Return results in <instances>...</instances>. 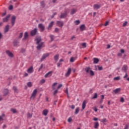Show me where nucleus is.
Returning <instances> with one entry per match:
<instances>
[{
	"instance_id": "nucleus-55",
	"label": "nucleus",
	"mask_w": 129,
	"mask_h": 129,
	"mask_svg": "<svg viewBox=\"0 0 129 129\" xmlns=\"http://www.w3.org/2000/svg\"><path fill=\"white\" fill-rule=\"evenodd\" d=\"M50 38L51 39V41H53V40H54V36L53 35H50Z\"/></svg>"
},
{
	"instance_id": "nucleus-25",
	"label": "nucleus",
	"mask_w": 129,
	"mask_h": 129,
	"mask_svg": "<svg viewBox=\"0 0 129 129\" xmlns=\"http://www.w3.org/2000/svg\"><path fill=\"white\" fill-rule=\"evenodd\" d=\"M53 25H54V22L52 21L49 23L48 25V29L49 30V29H51V28L53 27Z\"/></svg>"
},
{
	"instance_id": "nucleus-20",
	"label": "nucleus",
	"mask_w": 129,
	"mask_h": 129,
	"mask_svg": "<svg viewBox=\"0 0 129 129\" xmlns=\"http://www.w3.org/2000/svg\"><path fill=\"white\" fill-rule=\"evenodd\" d=\"M57 84H58V83H54L52 84V89L53 90H55V89H56V88H57Z\"/></svg>"
},
{
	"instance_id": "nucleus-29",
	"label": "nucleus",
	"mask_w": 129,
	"mask_h": 129,
	"mask_svg": "<svg viewBox=\"0 0 129 129\" xmlns=\"http://www.w3.org/2000/svg\"><path fill=\"white\" fill-rule=\"evenodd\" d=\"M80 108L79 107H77L75 109V114H78V113L79 112Z\"/></svg>"
},
{
	"instance_id": "nucleus-58",
	"label": "nucleus",
	"mask_w": 129,
	"mask_h": 129,
	"mask_svg": "<svg viewBox=\"0 0 129 129\" xmlns=\"http://www.w3.org/2000/svg\"><path fill=\"white\" fill-rule=\"evenodd\" d=\"M127 25V22L125 21L123 24V27H125Z\"/></svg>"
},
{
	"instance_id": "nucleus-22",
	"label": "nucleus",
	"mask_w": 129,
	"mask_h": 129,
	"mask_svg": "<svg viewBox=\"0 0 129 129\" xmlns=\"http://www.w3.org/2000/svg\"><path fill=\"white\" fill-rule=\"evenodd\" d=\"M101 6L98 4H95L94 5V9H96V10H98V9H100Z\"/></svg>"
},
{
	"instance_id": "nucleus-27",
	"label": "nucleus",
	"mask_w": 129,
	"mask_h": 129,
	"mask_svg": "<svg viewBox=\"0 0 129 129\" xmlns=\"http://www.w3.org/2000/svg\"><path fill=\"white\" fill-rule=\"evenodd\" d=\"M120 91V88H117L115 90H114L113 92L116 94V93H118Z\"/></svg>"
},
{
	"instance_id": "nucleus-37",
	"label": "nucleus",
	"mask_w": 129,
	"mask_h": 129,
	"mask_svg": "<svg viewBox=\"0 0 129 129\" xmlns=\"http://www.w3.org/2000/svg\"><path fill=\"white\" fill-rule=\"evenodd\" d=\"M75 25H76L77 26H78V25H79V24H80V21L79 20H76L75 21Z\"/></svg>"
},
{
	"instance_id": "nucleus-35",
	"label": "nucleus",
	"mask_w": 129,
	"mask_h": 129,
	"mask_svg": "<svg viewBox=\"0 0 129 129\" xmlns=\"http://www.w3.org/2000/svg\"><path fill=\"white\" fill-rule=\"evenodd\" d=\"M85 71L87 73H89V71H90V68L88 67L85 69Z\"/></svg>"
},
{
	"instance_id": "nucleus-1",
	"label": "nucleus",
	"mask_w": 129,
	"mask_h": 129,
	"mask_svg": "<svg viewBox=\"0 0 129 129\" xmlns=\"http://www.w3.org/2000/svg\"><path fill=\"white\" fill-rule=\"evenodd\" d=\"M35 41H36L37 44L38 45L37 46V50H40L42 48V47H43V45L44 44V42H41L40 44V42L42 41V39H41V37H37L35 39Z\"/></svg>"
},
{
	"instance_id": "nucleus-41",
	"label": "nucleus",
	"mask_w": 129,
	"mask_h": 129,
	"mask_svg": "<svg viewBox=\"0 0 129 129\" xmlns=\"http://www.w3.org/2000/svg\"><path fill=\"white\" fill-rule=\"evenodd\" d=\"M95 98H97V93H96L94 94V96L92 97V99H94Z\"/></svg>"
},
{
	"instance_id": "nucleus-3",
	"label": "nucleus",
	"mask_w": 129,
	"mask_h": 129,
	"mask_svg": "<svg viewBox=\"0 0 129 129\" xmlns=\"http://www.w3.org/2000/svg\"><path fill=\"white\" fill-rule=\"evenodd\" d=\"M69 14V11L68 10H66L64 13H61L59 18L60 19H64L67 17V15Z\"/></svg>"
},
{
	"instance_id": "nucleus-18",
	"label": "nucleus",
	"mask_w": 129,
	"mask_h": 129,
	"mask_svg": "<svg viewBox=\"0 0 129 129\" xmlns=\"http://www.w3.org/2000/svg\"><path fill=\"white\" fill-rule=\"evenodd\" d=\"M9 30H10V26H9V25H6L5 28V33H8V32H9Z\"/></svg>"
},
{
	"instance_id": "nucleus-14",
	"label": "nucleus",
	"mask_w": 129,
	"mask_h": 129,
	"mask_svg": "<svg viewBox=\"0 0 129 129\" xmlns=\"http://www.w3.org/2000/svg\"><path fill=\"white\" fill-rule=\"evenodd\" d=\"M52 73H53V72H49L45 75L44 77H45V78H47V77H51V76H52Z\"/></svg>"
},
{
	"instance_id": "nucleus-50",
	"label": "nucleus",
	"mask_w": 129,
	"mask_h": 129,
	"mask_svg": "<svg viewBox=\"0 0 129 129\" xmlns=\"http://www.w3.org/2000/svg\"><path fill=\"white\" fill-rule=\"evenodd\" d=\"M120 102H124V99H123V97L120 98Z\"/></svg>"
},
{
	"instance_id": "nucleus-31",
	"label": "nucleus",
	"mask_w": 129,
	"mask_h": 129,
	"mask_svg": "<svg viewBox=\"0 0 129 129\" xmlns=\"http://www.w3.org/2000/svg\"><path fill=\"white\" fill-rule=\"evenodd\" d=\"M11 111H12L13 113H17V109H16V108H11Z\"/></svg>"
},
{
	"instance_id": "nucleus-62",
	"label": "nucleus",
	"mask_w": 129,
	"mask_h": 129,
	"mask_svg": "<svg viewBox=\"0 0 129 129\" xmlns=\"http://www.w3.org/2000/svg\"><path fill=\"white\" fill-rule=\"evenodd\" d=\"M93 120H94L95 121H96L97 120H98V118H96V117H94L93 119Z\"/></svg>"
},
{
	"instance_id": "nucleus-32",
	"label": "nucleus",
	"mask_w": 129,
	"mask_h": 129,
	"mask_svg": "<svg viewBox=\"0 0 129 129\" xmlns=\"http://www.w3.org/2000/svg\"><path fill=\"white\" fill-rule=\"evenodd\" d=\"M4 117H5V114H3L1 116H0V121L4 120Z\"/></svg>"
},
{
	"instance_id": "nucleus-15",
	"label": "nucleus",
	"mask_w": 129,
	"mask_h": 129,
	"mask_svg": "<svg viewBox=\"0 0 129 129\" xmlns=\"http://www.w3.org/2000/svg\"><path fill=\"white\" fill-rule=\"evenodd\" d=\"M9 94V90L5 89L3 91V95L4 96H7Z\"/></svg>"
},
{
	"instance_id": "nucleus-12",
	"label": "nucleus",
	"mask_w": 129,
	"mask_h": 129,
	"mask_svg": "<svg viewBox=\"0 0 129 129\" xmlns=\"http://www.w3.org/2000/svg\"><path fill=\"white\" fill-rule=\"evenodd\" d=\"M11 15H8L6 18L3 19V23H7L8 21H9V19H10Z\"/></svg>"
},
{
	"instance_id": "nucleus-23",
	"label": "nucleus",
	"mask_w": 129,
	"mask_h": 129,
	"mask_svg": "<svg viewBox=\"0 0 129 129\" xmlns=\"http://www.w3.org/2000/svg\"><path fill=\"white\" fill-rule=\"evenodd\" d=\"M54 59L55 62H57L59 60V54H56L54 56Z\"/></svg>"
},
{
	"instance_id": "nucleus-52",
	"label": "nucleus",
	"mask_w": 129,
	"mask_h": 129,
	"mask_svg": "<svg viewBox=\"0 0 129 129\" xmlns=\"http://www.w3.org/2000/svg\"><path fill=\"white\" fill-rule=\"evenodd\" d=\"M61 65H62V63L61 62H57V67H60V66H61Z\"/></svg>"
},
{
	"instance_id": "nucleus-28",
	"label": "nucleus",
	"mask_w": 129,
	"mask_h": 129,
	"mask_svg": "<svg viewBox=\"0 0 129 129\" xmlns=\"http://www.w3.org/2000/svg\"><path fill=\"white\" fill-rule=\"evenodd\" d=\"M13 45L15 47H16V46H18V45H19V41H17V40H15L13 42Z\"/></svg>"
},
{
	"instance_id": "nucleus-44",
	"label": "nucleus",
	"mask_w": 129,
	"mask_h": 129,
	"mask_svg": "<svg viewBox=\"0 0 129 129\" xmlns=\"http://www.w3.org/2000/svg\"><path fill=\"white\" fill-rule=\"evenodd\" d=\"M82 46L83 48H86V43H82Z\"/></svg>"
},
{
	"instance_id": "nucleus-56",
	"label": "nucleus",
	"mask_w": 129,
	"mask_h": 129,
	"mask_svg": "<svg viewBox=\"0 0 129 129\" xmlns=\"http://www.w3.org/2000/svg\"><path fill=\"white\" fill-rule=\"evenodd\" d=\"M55 33H59V29L56 28L55 29Z\"/></svg>"
},
{
	"instance_id": "nucleus-38",
	"label": "nucleus",
	"mask_w": 129,
	"mask_h": 129,
	"mask_svg": "<svg viewBox=\"0 0 129 129\" xmlns=\"http://www.w3.org/2000/svg\"><path fill=\"white\" fill-rule=\"evenodd\" d=\"M100 121H101V122H103V123L106 122V118L101 119L100 120Z\"/></svg>"
},
{
	"instance_id": "nucleus-33",
	"label": "nucleus",
	"mask_w": 129,
	"mask_h": 129,
	"mask_svg": "<svg viewBox=\"0 0 129 129\" xmlns=\"http://www.w3.org/2000/svg\"><path fill=\"white\" fill-rule=\"evenodd\" d=\"M129 128V123H127L125 126L124 128L123 129H128Z\"/></svg>"
},
{
	"instance_id": "nucleus-11",
	"label": "nucleus",
	"mask_w": 129,
	"mask_h": 129,
	"mask_svg": "<svg viewBox=\"0 0 129 129\" xmlns=\"http://www.w3.org/2000/svg\"><path fill=\"white\" fill-rule=\"evenodd\" d=\"M11 23H12V26H14V25H15V23H16V16H13L12 17Z\"/></svg>"
},
{
	"instance_id": "nucleus-40",
	"label": "nucleus",
	"mask_w": 129,
	"mask_h": 129,
	"mask_svg": "<svg viewBox=\"0 0 129 129\" xmlns=\"http://www.w3.org/2000/svg\"><path fill=\"white\" fill-rule=\"evenodd\" d=\"M70 62H73L75 61V59H74V57H72L71 58H70Z\"/></svg>"
},
{
	"instance_id": "nucleus-57",
	"label": "nucleus",
	"mask_w": 129,
	"mask_h": 129,
	"mask_svg": "<svg viewBox=\"0 0 129 129\" xmlns=\"http://www.w3.org/2000/svg\"><path fill=\"white\" fill-rule=\"evenodd\" d=\"M93 110H94V111H95V112H97V110H98V109H97V108H96V107H95L93 108Z\"/></svg>"
},
{
	"instance_id": "nucleus-42",
	"label": "nucleus",
	"mask_w": 129,
	"mask_h": 129,
	"mask_svg": "<svg viewBox=\"0 0 129 129\" xmlns=\"http://www.w3.org/2000/svg\"><path fill=\"white\" fill-rule=\"evenodd\" d=\"M90 75L91 76H93L94 75V73L93 72V71H92V70L90 71Z\"/></svg>"
},
{
	"instance_id": "nucleus-61",
	"label": "nucleus",
	"mask_w": 129,
	"mask_h": 129,
	"mask_svg": "<svg viewBox=\"0 0 129 129\" xmlns=\"http://www.w3.org/2000/svg\"><path fill=\"white\" fill-rule=\"evenodd\" d=\"M26 52V50L25 49H21V52L22 53H25Z\"/></svg>"
},
{
	"instance_id": "nucleus-63",
	"label": "nucleus",
	"mask_w": 129,
	"mask_h": 129,
	"mask_svg": "<svg viewBox=\"0 0 129 129\" xmlns=\"http://www.w3.org/2000/svg\"><path fill=\"white\" fill-rule=\"evenodd\" d=\"M101 100H103V99H104V95H101Z\"/></svg>"
},
{
	"instance_id": "nucleus-9",
	"label": "nucleus",
	"mask_w": 129,
	"mask_h": 129,
	"mask_svg": "<svg viewBox=\"0 0 129 129\" xmlns=\"http://www.w3.org/2000/svg\"><path fill=\"white\" fill-rule=\"evenodd\" d=\"M28 38H29V33H28V32H26L24 33V37L22 39V41H25V40H27V39H28Z\"/></svg>"
},
{
	"instance_id": "nucleus-54",
	"label": "nucleus",
	"mask_w": 129,
	"mask_h": 129,
	"mask_svg": "<svg viewBox=\"0 0 129 129\" xmlns=\"http://www.w3.org/2000/svg\"><path fill=\"white\" fill-rule=\"evenodd\" d=\"M62 84L58 85V86L57 87V89H60V88H61L62 87Z\"/></svg>"
},
{
	"instance_id": "nucleus-53",
	"label": "nucleus",
	"mask_w": 129,
	"mask_h": 129,
	"mask_svg": "<svg viewBox=\"0 0 129 129\" xmlns=\"http://www.w3.org/2000/svg\"><path fill=\"white\" fill-rule=\"evenodd\" d=\"M45 81H45V80L42 79V80L40 81V83H42V84H43V83H45Z\"/></svg>"
},
{
	"instance_id": "nucleus-10",
	"label": "nucleus",
	"mask_w": 129,
	"mask_h": 129,
	"mask_svg": "<svg viewBox=\"0 0 129 129\" xmlns=\"http://www.w3.org/2000/svg\"><path fill=\"white\" fill-rule=\"evenodd\" d=\"M27 72L29 74H31L32 72H34V68L33 67H30L28 69Z\"/></svg>"
},
{
	"instance_id": "nucleus-13",
	"label": "nucleus",
	"mask_w": 129,
	"mask_h": 129,
	"mask_svg": "<svg viewBox=\"0 0 129 129\" xmlns=\"http://www.w3.org/2000/svg\"><path fill=\"white\" fill-rule=\"evenodd\" d=\"M56 24L58 27H63V25H64L63 21H57Z\"/></svg>"
},
{
	"instance_id": "nucleus-2",
	"label": "nucleus",
	"mask_w": 129,
	"mask_h": 129,
	"mask_svg": "<svg viewBox=\"0 0 129 129\" xmlns=\"http://www.w3.org/2000/svg\"><path fill=\"white\" fill-rule=\"evenodd\" d=\"M38 93V89H35L33 90L31 96L30 97V99L31 100H34V99H35V98H36V96L37 95V93Z\"/></svg>"
},
{
	"instance_id": "nucleus-5",
	"label": "nucleus",
	"mask_w": 129,
	"mask_h": 129,
	"mask_svg": "<svg viewBox=\"0 0 129 129\" xmlns=\"http://www.w3.org/2000/svg\"><path fill=\"white\" fill-rule=\"evenodd\" d=\"M6 53L10 58H14V53H12V52H11V51H10L9 50H7L6 51Z\"/></svg>"
},
{
	"instance_id": "nucleus-49",
	"label": "nucleus",
	"mask_w": 129,
	"mask_h": 129,
	"mask_svg": "<svg viewBox=\"0 0 129 129\" xmlns=\"http://www.w3.org/2000/svg\"><path fill=\"white\" fill-rule=\"evenodd\" d=\"M56 93H58V89L55 90L53 92V95H55Z\"/></svg>"
},
{
	"instance_id": "nucleus-7",
	"label": "nucleus",
	"mask_w": 129,
	"mask_h": 129,
	"mask_svg": "<svg viewBox=\"0 0 129 129\" xmlns=\"http://www.w3.org/2000/svg\"><path fill=\"white\" fill-rule=\"evenodd\" d=\"M37 28H35L34 29L31 30L30 32L31 36H35L36 34H37Z\"/></svg>"
},
{
	"instance_id": "nucleus-36",
	"label": "nucleus",
	"mask_w": 129,
	"mask_h": 129,
	"mask_svg": "<svg viewBox=\"0 0 129 129\" xmlns=\"http://www.w3.org/2000/svg\"><path fill=\"white\" fill-rule=\"evenodd\" d=\"M40 4H41V7H42V8H44V7H45V2L41 1L40 2Z\"/></svg>"
},
{
	"instance_id": "nucleus-48",
	"label": "nucleus",
	"mask_w": 129,
	"mask_h": 129,
	"mask_svg": "<svg viewBox=\"0 0 129 129\" xmlns=\"http://www.w3.org/2000/svg\"><path fill=\"white\" fill-rule=\"evenodd\" d=\"M13 9H14V7L13 6V5H10L9 6V10L10 11H12V10H13Z\"/></svg>"
},
{
	"instance_id": "nucleus-46",
	"label": "nucleus",
	"mask_w": 129,
	"mask_h": 129,
	"mask_svg": "<svg viewBox=\"0 0 129 129\" xmlns=\"http://www.w3.org/2000/svg\"><path fill=\"white\" fill-rule=\"evenodd\" d=\"M68 122H71L72 121V118H71V117H70L68 119Z\"/></svg>"
},
{
	"instance_id": "nucleus-19",
	"label": "nucleus",
	"mask_w": 129,
	"mask_h": 129,
	"mask_svg": "<svg viewBox=\"0 0 129 129\" xmlns=\"http://www.w3.org/2000/svg\"><path fill=\"white\" fill-rule=\"evenodd\" d=\"M77 12V9H72L71 11V15H74Z\"/></svg>"
},
{
	"instance_id": "nucleus-30",
	"label": "nucleus",
	"mask_w": 129,
	"mask_h": 129,
	"mask_svg": "<svg viewBox=\"0 0 129 129\" xmlns=\"http://www.w3.org/2000/svg\"><path fill=\"white\" fill-rule=\"evenodd\" d=\"M99 126V123L98 122H96L94 123V128H97Z\"/></svg>"
},
{
	"instance_id": "nucleus-39",
	"label": "nucleus",
	"mask_w": 129,
	"mask_h": 129,
	"mask_svg": "<svg viewBox=\"0 0 129 129\" xmlns=\"http://www.w3.org/2000/svg\"><path fill=\"white\" fill-rule=\"evenodd\" d=\"M32 114L30 113H27V117L28 118H31V117H32Z\"/></svg>"
},
{
	"instance_id": "nucleus-51",
	"label": "nucleus",
	"mask_w": 129,
	"mask_h": 129,
	"mask_svg": "<svg viewBox=\"0 0 129 129\" xmlns=\"http://www.w3.org/2000/svg\"><path fill=\"white\" fill-rule=\"evenodd\" d=\"M43 64H41L40 66V67L39 68V70H38V72H40V71H41V69H42V68H43Z\"/></svg>"
},
{
	"instance_id": "nucleus-24",
	"label": "nucleus",
	"mask_w": 129,
	"mask_h": 129,
	"mask_svg": "<svg viewBox=\"0 0 129 129\" xmlns=\"http://www.w3.org/2000/svg\"><path fill=\"white\" fill-rule=\"evenodd\" d=\"M42 114H43V115H45V116H47V114H48V110L47 109L43 110L42 112Z\"/></svg>"
},
{
	"instance_id": "nucleus-8",
	"label": "nucleus",
	"mask_w": 129,
	"mask_h": 129,
	"mask_svg": "<svg viewBox=\"0 0 129 129\" xmlns=\"http://www.w3.org/2000/svg\"><path fill=\"white\" fill-rule=\"evenodd\" d=\"M122 71H124L125 73H126V71H127V69H128V67H127V65L124 64L123 67H122Z\"/></svg>"
},
{
	"instance_id": "nucleus-16",
	"label": "nucleus",
	"mask_w": 129,
	"mask_h": 129,
	"mask_svg": "<svg viewBox=\"0 0 129 129\" xmlns=\"http://www.w3.org/2000/svg\"><path fill=\"white\" fill-rule=\"evenodd\" d=\"M70 74H71V68H69L68 70L67 73H66L65 74L66 77H68V76H69Z\"/></svg>"
},
{
	"instance_id": "nucleus-47",
	"label": "nucleus",
	"mask_w": 129,
	"mask_h": 129,
	"mask_svg": "<svg viewBox=\"0 0 129 129\" xmlns=\"http://www.w3.org/2000/svg\"><path fill=\"white\" fill-rule=\"evenodd\" d=\"M23 37V33H20V34H19V39H21V38Z\"/></svg>"
},
{
	"instance_id": "nucleus-4",
	"label": "nucleus",
	"mask_w": 129,
	"mask_h": 129,
	"mask_svg": "<svg viewBox=\"0 0 129 129\" xmlns=\"http://www.w3.org/2000/svg\"><path fill=\"white\" fill-rule=\"evenodd\" d=\"M49 56H50L49 53H46L43 54L40 59L41 62H43V61H44V60H45V59H46V58H48V57H49Z\"/></svg>"
},
{
	"instance_id": "nucleus-60",
	"label": "nucleus",
	"mask_w": 129,
	"mask_h": 129,
	"mask_svg": "<svg viewBox=\"0 0 129 129\" xmlns=\"http://www.w3.org/2000/svg\"><path fill=\"white\" fill-rule=\"evenodd\" d=\"M120 52H121V54H123V53H124V50L121 49L120 50Z\"/></svg>"
},
{
	"instance_id": "nucleus-21",
	"label": "nucleus",
	"mask_w": 129,
	"mask_h": 129,
	"mask_svg": "<svg viewBox=\"0 0 129 129\" xmlns=\"http://www.w3.org/2000/svg\"><path fill=\"white\" fill-rule=\"evenodd\" d=\"M80 30L83 32V31H84L85 30V25L84 24H83L80 26Z\"/></svg>"
},
{
	"instance_id": "nucleus-43",
	"label": "nucleus",
	"mask_w": 129,
	"mask_h": 129,
	"mask_svg": "<svg viewBox=\"0 0 129 129\" xmlns=\"http://www.w3.org/2000/svg\"><path fill=\"white\" fill-rule=\"evenodd\" d=\"M120 79V77H116L113 79L114 80H119Z\"/></svg>"
},
{
	"instance_id": "nucleus-34",
	"label": "nucleus",
	"mask_w": 129,
	"mask_h": 129,
	"mask_svg": "<svg viewBox=\"0 0 129 129\" xmlns=\"http://www.w3.org/2000/svg\"><path fill=\"white\" fill-rule=\"evenodd\" d=\"M32 86L33 84H32V82H29L27 83V86H28V87H32Z\"/></svg>"
},
{
	"instance_id": "nucleus-17",
	"label": "nucleus",
	"mask_w": 129,
	"mask_h": 129,
	"mask_svg": "<svg viewBox=\"0 0 129 129\" xmlns=\"http://www.w3.org/2000/svg\"><path fill=\"white\" fill-rule=\"evenodd\" d=\"M82 110L85 109V107H86V100H84L83 102L82 105Z\"/></svg>"
},
{
	"instance_id": "nucleus-59",
	"label": "nucleus",
	"mask_w": 129,
	"mask_h": 129,
	"mask_svg": "<svg viewBox=\"0 0 129 129\" xmlns=\"http://www.w3.org/2000/svg\"><path fill=\"white\" fill-rule=\"evenodd\" d=\"M109 23V22L108 21L106 22L105 23V24H104V26H105V27H106V26H107Z\"/></svg>"
},
{
	"instance_id": "nucleus-26",
	"label": "nucleus",
	"mask_w": 129,
	"mask_h": 129,
	"mask_svg": "<svg viewBox=\"0 0 129 129\" xmlns=\"http://www.w3.org/2000/svg\"><path fill=\"white\" fill-rule=\"evenodd\" d=\"M93 61H94V64H97L98 62H99V59L97 58H94Z\"/></svg>"
},
{
	"instance_id": "nucleus-6",
	"label": "nucleus",
	"mask_w": 129,
	"mask_h": 129,
	"mask_svg": "<svg viewBox=\"0 0 129 129\" xmlns=\"http://www.w3.org/2000/svg\"><path fill=\"white\" fill-rule=\"evenodd\" d=\"M38 28L40 30V32H44L45 31V26L43 25V24H39L38 25Z\"/></svg>"
},
{
	"instance_id": "nucleus-64",
	"label": "nucleus",
	"mask_w": 129,
	"mask_h": 129,
	"mask_svg": "<svg viewBox=\"0 0 129 129\" xmlns=\"http://www.w3.org/2000/svg\"><path fill=\"white\" fill-rule=\"evenodd\" d=\"M66 93L68 95V88H67L66 89Z\"/></svg>"
},
{
	"instance_id": "nucleus-45",
	"label": "nucleus",
	"mask_w": 129,
	"mask_h": 129,
	"mask_svg": "<svg viewBox=\"0 0 129 129\" xmlns=\"http://www.w3.org/2000/svg\"><path fill=\"white\" fill-rule=\"evenodd\" d=\"M13 90L15 92H18V89L16 87H13Z\"/></svg>"
}]
</instances>
